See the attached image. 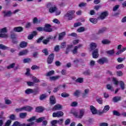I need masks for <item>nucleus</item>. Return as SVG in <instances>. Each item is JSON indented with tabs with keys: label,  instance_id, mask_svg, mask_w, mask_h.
<instances>
[{
	"label": "nucleus",
	"instance_id": "nucleus-1",
	"mask_svg": "<svg viewBox=\"0 0 126 126\" xmlns=\"http://www.w3.org/2000/svg\"><path fill=\"white\" fill-rule=\"evenodd\" d=\"M85 113V110L82 109L79 110V114L78 112H74L73 115L77 118V119H82L83 116H84V113Z\"/></svg>",
	"mask_w": 126,
	"mask_h": 126
},
{
	"label": "nucleus",
	"instance_id": "nucleus-2",
	"mask_svg": "<svg viewBox=\"0 0 126 126\" xmlns=\"http://www.w3.org/2000/svg\"><path fill=\"white\" fill-rule=\"evenodd\" d=\"M47 8H49V11L50 13H54L58 10V8L55 5H53L52 3H48L47 5Z\"/></svg>",
	"mask_w": 126,
	"mask_h": 126
},
{
	"label": "nucleus",
	"instance_id": "nucleus-3",
	"mask_svg": "<svg viewBox=\"0 0 126 126\" xmlns=\"http://www.w3.org/2000/svg\"><path fill=\"white\" fill-rule=\"evenodd\" d=\"M74 13H75V11L69 10L64 15V17H67L69 20H72V18H73V16Z\"/></svg>",
	"mask_w": 126,
	"mask_h": 126
},
{
	"label": "nucleus",
	"instance_id": "nucleus-4",
	"mask_svg": "<svg viewBox=\"0 0 126 126\" xmlns=\"http://www.w3.org/2000/svg\"><path fill=\"white\" fill-rule=\"evenodd\" d=\"M97 63L99 64H104V63H109V60L107 58H102L97 61Z\"/></svg>",
	"mask_w": 126,
	"mask_h": 126
},
{
	"label": "nucleus",
	"instance_id": "nucleus-5",
	"mask_svg": "<svg viewBox=\"0 0 126 126\" xmlns=\"http://www.w3.org/2000/svg\"><path fill=\"white\" fill-rule=\"evenodd\" d=\"M109 15V13L108 11H104L101 13L100 16L98 17V19H101V20H104L105 18L107 17Z\"/></svg>",
	"mask_w": 126,
	"mask_h": 126
},
{
	"label": "nucleus",
	"instance_id": "nucleus-6",
	"mask_svg": "<svg viewBox=\"0 0 126 126\" xmlns=\"http://www.w3.org/2000/svg\"><path fill=\"white\" fill-rule=\"evenodd\" d=\"M54 59H55V54H54V53H52L48 56L47 58V63L49 64L52 63L53 62H54Z\"/></svg>",
	"mask_w": 126,
	"mask_h": 126
},
{
	"label": "nucleus",
	"instance_id": "nucleus-7",
	"mask_svg": "<svg viewBox=\"0 0 126 126\" xmlns=\"http://www.w3.org/2000/svg\"><path fill=\"white\" fill-rule=\"evenodd\" d=\"M52 26L49 24H46L44 27V30L45 32H52L53 29L51 28Z\"/></svg>",
	"mask_w": 126,
	"mask_h": 126
},
{
	"label": "nucleus",
	"instance_id": "nucleus-8",
	"mask_svg": "<svg viewBox=\"0 0 126 126\" xmlns=\"http://www.w3.org/2000/svg\"><path fill=\"white\" fill-rule=\"evenodd\" d=\"M63 116V112L62 111H57L53 113L52 117L53 118H61Z\"/></svg>",
	"mask_w": 126,
	"mask_h": 126
},
{
	"label": "nucleus",
	"instance_id": "nucleus-9",
	"mask_svg": "<svg viewBox=\"0 0 126 126\" xmlns=\"http://www.w3.org/2000/svg\"><path fill=\"white\" fill-rule=\"evenodd\" d=\"M92 56L94 59H97L99 57V49L96 48L94 50H93Z\"/></svg>",
	"mask_w": 126,
	"mask_h": 126
},
{
	"label": "nucleus",
	"instance_id": "nucleus-10",
	"mask_svg": "<svg viewBox=\"0 0 126 126\" xmlns=\"http://www.w3.org/2000/svg\"><path fill=\"white\" fill-rule=\"evenodd\" d=\"M97 43L94 42H92L90 44V49L92 51H94L97 49Z\"/></svg>",
	"mask_w": 126,
	"mask_h": 126
},
{
	"label": "nucleus",
	"instance_id": "nucleus-11",
	"mask_svg": "<svg viewBox=\"0 0 126 126\" xmlns=\"http://www.w3.org/2000/svg\"><path fill=\"white\" fill-rule=\"evenodd\" d=\"M50 103L51 105H55L56 103V97L54 95H52L50 96Z\"/></svg>",
	"mask_w": 126,
	"mask_h": 126
},
{
	"label": "nucleus",
	"instance_id": "nucleus-12",
	"mask_svg": "<svg viewBox=\"0 0 126 126\" xmlns=\"http://www.w3.org/2000/svg\"><path fill=\"white\" fill-rule=\"evenodd\" d=\"M3 13L4 14V17H10V16H11V15H12L13 14V13L11 12V11H8L7 12L3 11Z\"/></svg>",
	"mask_w": 126,
	"mask_h": 126
},
{
	"label": "nucleus",
	"instance_id": "nucleus-13",
	"mask_svg": "<svg viewBox=\"0 0 126 126\" xmlns=\"http://www.w3.org/2000/svg\"><path fill=\"white\" fill-rule=\"evenodd\" d=\"M37 35V32L36 31H33L32 32V34H29L28 36V39L29 40H32L33 38H34V36H36Z\"/></svg>",
	"mask_w": 126,
	"mask_h": 126
},
{
	"label": "nucleus",
	"instance_id": "nucleus-14",
	"mask_svg": "<svg viewBox=\"0 0 126 126\" xmlns=\"http://www.w3.org/2000/svg\"><path fill=\"white\" fill-rule=\"evenodd\" d=\"M112 101L114 103H118L119 101H122V97L119 96H114L112 98Z\"/></svg>",
	"mask_w": 126,
	"mask_h": 126
},
{
	"label": "nucleus",
	"instance_id": "nucleus-15",
	"mask_svg": "<svg viewBox=\"0 0 126 126\" xmlns=\"http://www.w3.org/2000/svg\"><path fill=\"white\" fill-rule=\"evenodd\" d=\"M63 109V106L61 104H57L54 106V107L52 108L53 111H58L59 110H62Z\"/></svg>",
	"mask_w": 126,
	"mask_h": 126
},
{
	"label": "nucleus",
	"instance_id": "nucleus-16",
	"mask_svg": "<svg viewBox=\"0 0 126 126\" xmlns=\"http://www.w3.org/2000/svg\"><path fill=\"white\" fill-rule=\"evenodd\" d=\"M28 54V49H25L22 51H21L19 54L18 56H25Z\"/></svg>",
	"mask_w": 126,
	"mask_h": 126
},
{
	"label": "nucleus",
	"instance_id": "nucleus-17",
	"mask_svg": "<svg viewBox=\"0 0 126 126\" xmlns=\"http://www.w3.org/2000/svg\"><path fill=\"white\" fill-rule=\"evenodd\" d=\"M59 78H61V76L57 75L51 76L49 78V79L50 81H56V80H58V79H59Z\"/></svg>",
	"mask_w": 126,
	"mask_h": 126
},
{
	"label": "nucleus",
	"instance_id": "nucleus-18",
	"mask_svg": "<svg viewBox=\"0 0 126 126\" xmlns=\"http://www.w3.org/2000/svg\"><path fill=\"white\" fill-rule=\"evenodd\" d=\"M13 31L15 32H22L23 31V28L22 27H17L13 29Z\"/></svg>",
	"mask_w": 126,
	"mask_h": 126
},
{
	"label": "nucleus",
	"instance_id": "nucleus-19",
	"mask_svg": "<svg viewBox=\"0 0 126 126\" xmlns=\"http://www.w3.org/2000/svg\"><path fill=\"white\" fill-rule=\"evenodd\" d=\"M90 110L93 114V115H96L97 114V109L93 105L90 106Z\"/></svg>",
	"mask_w": 126,
	"mask_h": 126
},
{
	"label": "nucleus",
	"instance_id": "nucleus-20",
	"mask_svg": "<svg viewBox=\"0 0 126 126\" xmlns=\"http://www.w3.org/2000/svg\"><path fill=\"white\" fill-rule=\"evenodd\" d=\"M24 111H26L27 112H31L33 110V107L30 106H27L23 107Z\"/></svg>",
	"mask_w": 126,
	"mask_h": 126
},
{
	"label": "nucleus",
	"instance_id": "nucleus-21",
	"mask_svg": "<svg viewBox=\"0 0 126 126\" xmlns=\"http://www.w3.org/2000/svg\"><path fill=\"white\" fill-rule=\"evenodd\" d=\"M64 36H65V32H62L59 33L58 40H59L60 41H61V40H63Z\"/></svg>",
	"mask_w": 126,
	"mask_h": 126
},
{
	"label": "nucleus",
	"instance_id": "nucleus-22",
	"mask_svg": "<svg viewBox=\"0 0 126 126\" xmlns=\"http://www.w3.org/2000/svg\"><path fill=\"white\" fill-rule=\"evenodd\" d=\"M27 44L28 43L25 41H22L19 46L22 49H24V48H26V47H27Z\"/></svg>",
	"mask_w": 126,
	"mask_h": 126
},
{
	"label": "nucleus",
	"instance_id": "nucleus-23",
	"mask_svg": "<svg viewBox=\"0 0 126 126\" xmlns=\"http://www.w3.org/2000/svg\"><path fill=\"white\" fill-rule=\"evenodd\" d=\"M101 43L103 45H110L111 44V41L109 40L108 39H103L101 41Z\"/></svg>",
	"mask_w": 126,
	"mask_h": 126
},
{
	"label": "nucleus",
	"instance_id": "nucleus-24",
	"mask_svg": "<svg viewBox=\"0 0 126 126\" xmlns=\"http://www.w3.org/2000/svg\"><path fill=\"white\" fill-rule=\"evenodd\" d=\"M44 111V107L42 106H38L36 108L35 111L37 112V113H42Z\"/></svg>",
	"mask_w": 126,
	"mask_h": 126
},
{
	"label": "nucleus",
	"instance_id": "nucleus-25",
	"mask_svg": "<svg viewBox=\"0 0 126 126\" xmlns=\"http://www.w3.org/2000/svg\"><path fill=\"white\" fill-rule=\"evenodd\" d=\"M25 126V125L23 124H21V123H20L19 122L16 121L14 122L12 126Z\"/></svg>",
	"mask_w": 126,
	"mask_h": 126
},
{
	"label": "nucleus",
	"instance_id": "nucleus-26",
	"mask_svg": "<svg viewBox=\"0 0 126 126\" xmlns=\"http://www.w3.org/2000/svg\"><path fill=\"white\" fill-rule=\"evenodd\" d=\"M27 117V113L24 112V113H21L19 114V117L21 119H25Z\"/></svg>",
	"mask_w": 126,
	"mask_h": 126
},
{
	"label": "nucleus",
	"instance_id": "nucleus-27",
	"mask_svg": "<svg viewBox=\"0 0 126 126\" xmlns=\"http://www.w3.org/2000/svg\"><path fill=\"white\" fill-rule=\"evenodd\" d=\"M107 29L105 28H103L102 29H100L98 32L96 33L97 35H100L101 34H103L105 31H106Z\"/></svg>",
	"mask_w": 126,
	"mask_h": 126
},
{
	"label": "nucleus",
	"instance_id": "nucleus-28",
	"mask_svg": "<svg viewBox=\"0 0 126 126\" xmlns=\"http://www.w3.org/2000/svg\"><path fill=\"white\" fill-rule=\"evenodd\" d=\"M40 92V89L39 88L32 90V94L33 95H37Z\"/></svg>",
	"mask_w": 126,
	"mask_h": 126
},
{
	"label": "nucleus",
	"instance_id": "nucleus-29",
	"mask_svg": "<svg viewBox=\"0 0 126 126\" xmlns=\"http://www.w3.org/2000/svg\"><path fill=\"white\" fill-rule=\"evenodd\" d=\"M54 74H55V71L52 70L47 72L46 74V76H52V75H54Z\"/></svg>",
	"mask_w": 126,
	"mask_h": 126
},
{
	"label": "nucleus",
	"instance_id": "nucleus-30",
	"mask_svg": "<svg viewBox=\"0 0 126 126\" xmlns=\"http://www.w3.org/2000/svg\"><path fill=\"white\" fill-rule=\"evenodd\" d=\"M72 48V45H68L67 47L66 48V51H65V54L66 55H67L68 53L70 51V49Z\"/></svg>",
	"mask_w": 126,
	"mask_h": 126
},
{
	"label": "nucleus",
	"instance_id": "nucleus-31",
	"mask_svg": "<svg viewBox=\"0 0 126 126\" xmlns=\"http://www.w3.org/2000/svg\"><path fill=\"white\" fill-rule=\"evenodd\" d=\"M106 54H107V55H110V56H113V55L115 54V50L114 49H112L106 51Z\"/></svg>",
	"mask_w": 126,
	"mask_h": 126
},
{
	"label": "nucleus",
	"instance_id": "nucleus-32",
	"mask_svg": "<svg viewBox=\"0 0 126 126\" xmlns=\"http://www.w3.org/2000/svg\"><path fill=\"white\" fill-rule=\"evenodd\" d=\"M25 93L28 94H33V89H28L25 91Z\"/></svg>",
	"mask_w": 126,
	"mask_h": 126
},
{
	"label": "nucleus",
	"instance_id": "nucleus-33",
	"mask_svg": "<svg viewBox=\"0 0 126 126\" xmlns=\"http://www.w3.org/2000/svg\"><path fill=\"white\" fill-rule=\"evenodd\" d=\"M83 81H84L83 78H78L75 80V82L78 83H83Z\"/></svg>",
	"mask_w": 126,
	"mask_h": 126
},
{
	"label": "nucleus",
	"instance_id": "nucleus-34",
	"mask_svg": "<svg viewBox=\"0 0 126 126\" xmlns=\"http://www.w3.org/2000/svg\"><path fill=\"white\" fill-rule=\"evenodd\" d=\"M77 31L79 33H81V32H84V31H85V28L83 27H80L79 29H77Z\"/></svg>",
	"mask_w": 126,
	"mask_h": 126
},
{
	"label": "nucleus",
	"instance_id": "nucleus-35",
	"mask_svg": "<svg viewBox=\"0 0 126 126\" xmlns=\"http://www.w3.org/2000/svg\"><path fill=\"white\" fill-rule=\"evenodd\" d=\"M90 21L92 22V23H94V24H96V23L98 22V20L96 18H90Z\"/></svg>",
	"mask_w": 126,
	"mask_h": 126
},
{
	"label": "nucleus",
	"instance_id": "nucleus-36",
	"mask_svg": "<svg viewBox=\"0 0 126 126\" xmlns=\"http://www.w3.org/2000/svg\"><path fill=\"white\" fill-rule=\"evenodd\" d=\"M119 83H120V87L121 89L122 90H125V83H124V82L122 81H120Z\"/></svg>",
	"mask_w": 126,
	"mask_h": 126
},
{
	"label": "nucleus",
	"instance_id": "nucleus-37",
	"mask_svg": "<svg viewBox=\"0 0 126 126\" xmlns=\"http://www.w3.org/2000/svg\"><path fill=\"white\" fill-rule=\"evenodd\" d=\"M33 23L35 24H39V23H41V21L40 20H38V19L37 17L34 18L33 20Z\"/></svg>",
	"mask_w": 126,
	"mask_h": 126
},
{
	"label": "nucleus",
	"instance_id": "nucleus-38",
	"mask_svg": "<svg viewBox=\"0 0 126 126\" xmlns=\"http://www.w3.org/2000/svg\"><path fill=\"white\" fill-rule=\"evenodd\" d=\"M0 49L1 50H7V49H9V48L3 44H0Z\"/></svg>",
	"mask_w": 126,
	"mask_h": 126
},
{
	"label": "nucleus",
	"instance_id": "nucleus-39",
	"mask_svg": "<svg viewBox=\"0 0 126 126\" xmlns=\"http://www.w3.org/2000/svg\"><path fill=\"white\" fill-rule=\"evenodd\" d=\"M61 87H62V86L60 85L57 86L56 88H54L53 90L54 93H57V92H58L59 90H60V89H61Z\"/></svg>",
	"mask_w": 126,
	"mask_h": 126
},
{
	"label": "nucleus",
	"instance_id": "nucleus-40",
	"mask_svg": "<svg viewBox=\"0 0 126 126\" xmlns=\"http://www.w3.org/2000/svg\"><path fill=\"white\" fill-rule=\"evenodd\" d=\"M0 33L1 34H3V33H7V30L6 29V28L5 27L0 30Z\"/></svg>",
	"mask_w": 126,
	"mask_h": 126
},
{
	"label": "nucleus",
	"instance_id": "nucleus-41",
	"mask_svg": "<svg viewBox=\"0 0 126 126\" xmlns=\"http://www.w3.org/2000/svg\"><path fill=\"white\" fill-rule=\"evenodd\" d=\"M61 96L63 98H66L67 97H69V94H68L66 93H63L61 94Z\"/></svg>",
	"mask_w": 126,
	"mask_h": 126
},
{
	"label": "nucleus",
	"instance_id": "nucleus-42",
	"mask_svg": "<svg viewBox=\"0 0 126 126\" xmlns=\"http://www.w3.org/2000/svg\"><path fill=\"white\" fill-rule=\"evenodd\" d=\"M110 109V106L109 105H106L104 106V108L103 110V112L107 113L108 112V110Z\"/></svg>",
	"mask_w": 126,
	"mask_h": 126
},
{
	"label": "nucleus",
	"instance_id": "nucleus-43",
	"mask_svg": "<svg viewBox=\"0 0 126 126\" xmlns=\"http://www.w3.org/2000/svg\"><path fill=\"white\" fill-rule=\"evenodd\" d=\"M15 66V63H13L7 66L6 67L7 69H10L11 68H13Z\"/></svg>",
	"mask_w": 126,
	"mask_h": 126
},
{
	"label": "nucleus",
	"instance_id": "nucleus-44",
	"mask_svg": "<svg viewBox=\"0 0 126 126\" xmlns=\"http://www.w3.org/2000/svg\"><path fill=\"white\" fill-rule=\"evenodd\" d=\"M36 120V116H33L31 118L29 119H28L27 120V122H29V123H31L32 122H33V121H35Z\"/></svg>",
	"mask_w": 126,
	"mask_h": 126
},
{
	"label": "nucleus",
	"instance_id": "nucleus-45",
	"mask_svg": "<svg viewBox=\"0 0 126 126\" xmlns=\"http://www.w3.org/2000/svg\"><path fill=\"white\" fill-rule=\"evenodd\" d=\"M31 69L32 70H35V69H40V66H38L37 65H33L32 66Z\"/></svg>",
	"mask_w": 126,
	"mask_h": 126
},
{
	"label": "nucleus",
	"instance_id": "nucleus-46",
	"mask_svg": "<svg viewBox=\"0 0 126 126\" xmlns=\"http://www.w3.org/2000/svg\"><path fill=\"white\" fill-rule=\"evenodd\" d=\"M47 97V95H46L45 94H42L40 96L39 99L41 100H43L46 99Z\"/></svg>",
	"mask_w": 126,
	"mask_h": 126
},
{
	"label": "nucleus",
	"instance_id": "nucleus-47",
	"mask_svg": "<svg viewBox=\"0 0 126 126\" xmlns=\"http://www.w3.org/2000/svg\"><path fill=\"white\" fill-rule=\"evenodd\" d=\"M55 122H56V124H59V125H63V119H60L59 120H55Z\"/></svg>",
	"mask_w": 126,
	"mask_h": 126
},
{
	"label": "nucleus",
	"instance_id": "nucleus-48",
	"mask_svg": "<svg viewBox=\"0 0 126 126\" xmlns=\"http://www.w3.org/2000/svg\"><path fill=\"white\" fill-rule=\"evenodd\" d=\"M77 50V47H75L74 49L72 51V54H73V55H77V54H78Z\"/></svg>",
	"mask_w": 126,
	"mask_h": 126
},
{
	"label": "nucleus",
	"instance_id": "nucleus-49",
	"mask_svg": "<svg viewBox=\"0 0 126 126\" xmlns=\"http://www.w3.org/2000/svg\"><path fill=\"white\" fill-rule=\"evenodd\" d=\"M125 67V65L124 64H120L118 65L116 67V68L117 69H121V68H124Z\"/></svg>",
	"mask_w": 126,
	"mask_h": 126
},
{
	"label": "nucleus",
	"instance_id": "nucleus-50",
	"mask_svg": "<svg viewBox=\"0 0 126 126\" xmlns=\"http://www.w3.org/2000/svg\"><path fill=\"white\" fill-rule=\"evenodd\" d=\"M113 113L114 116H117V117H120V116H121V114L120 113V112L116 111V110H114L113 111Z\"/></svg>",
	"mask_w": 126,
	"mask_h": 126
},
{
	"label": "nucleus",
	"instance_id": "nucleus-51",
	"mask_svg": "<svg viewBox=\"0 0 126 126\" xmlns=\"http://www.w3.org/2000/svg\"><path fill=\"white\" fill-rule=\"evenodd\" d=\"M32 80L34 83H38L40 82V80L38 79L36 77H32Z\"/></svg>",
	"mask_w": 126,
	"mask_h": 126
},
{
	"label": "nucleus",
	"instance_id": "nucleus-52",
	"mask_svg": "<svg viewBox=\"0 0 126 126\" xmlns=\"http://www.w3.org/2000/svg\"><path fill=\"white\" fill-rule=\"evenodd\" d=\"M42 52L44 54L45 56H48L49 55V52H48V49L47 48L42 50Z\"/></svg>",
	"mask_w": 126,
	"mask_h": 126
},
{
	"label": "nucleus",
	"instance_id": "nucleus-53",
	"mask_svg": "<svg viewBox=\"0 0 126 126\" xmlns=\"http://www.w3.org/2000/svg\"><path fill=\"white\" fill-rule=\"evenodd\" d=\"M45 38V37L44 36H41L40 37H39L37 40H36V42L37 43V44H40V43H41V42H42V40L43 39Z\"/></svg>",
	"mask_w": 126,
	"mask_h": 126
},
{
	"label": "nucleus",
	"instance_id": "nucleus-54",
	"mask_svg": "<svg viewBox=\"0 0 126 126\" xmlns=\"http://www.w3.org/2000/svg\"><path fill=\"white\" fill-rule=\"evenodd\" d=\"M80 94V91H79V90H76V91L74 93V95L76 97H78V96H79Z\"/></svg>",
	"mask_w": 126,
	"mask_h": 126
},
{
	"label": "nucleus",
	"instance_id": "nucleus-55",
	"mask_svg": "<svg viewBox=\"0 0 126 126\" xmlns=\"http://www.w3.org/2000/svg\"><path fill=\"white\" fill-rule=\"evenodd\" d=\"M50 42V40H48L47 38L45 39H43L42 41L43 44L44 45H48V44Z\"/></svg>",
	"mask_w": 126,
	"mask_h": 126
},
{
	"label": "nucleus",
	"instance_id": "nucleus-56",
	"mask_svg": "<svg viewBox=\"0 0 126 126\" xmlns=\"http://www.w3.org/2000/svg\"><path fill=\"white\" fill-rule=\"evenodd\" d=\"M106 87L108 90H111V91H114V89H113V87H112L111 85H107Z\"/></svg>",
	"mask_w": 126,
	"mask_h": 126
},
{
	"label": "nucleus",
	"instance_id": "nucleus-57",
	"mask_svg": "<svg viewBox=\"0 0 126 126\" xmlns=\"http://www.w3.org/2000/svg\"><path fill=\"white\" fill-rule=\"evenodd\" d=\"M68 36L70 37H77V34L75 32H72L68 34Z\"/></svg>",
	"mask_w": 126,
	"mask_h": 126
},
{
	"label": "nucleus",
	"instance_id": "nucleus-58",
	"mask_svg": "<svg viewBox=\"0 0 126 126\" xmlns=\"http://www.w3.org/2000/svg\"><path fill=\"white\" fill-rule=\"evenodd\" d=\"M44 119H45V117H40L39 119L36 120V123H42V122L44 121Z\"/></svg>",
	"mask_w": 126,
	"mask_h": 126
},
{
	"label": "nucleus",
	"instance_id": "nucleus-59",
	"mask_svg": "<svg viewBox=\"0 0 126 126\" xmlns=\"http://www.w3.org/2000/svg\"><path fill=\"white\" fill-rule=\"evenodd\" d=\"M116 74L118 76H123L124 73L122 71H117L116 72Z\"/></svg>",
	"mask_w": 126,
	"mask_h": 126
},
{
	"label": "nucleus",
	"instance_id": "nucleus-60",
	"mask_svg": "<svg viewBox=\"0 0 126 126\" xmlns=\"http://www.w3.org/2000/svg\"><path fill=\"white\" fill-rule=\"evenodd\" d=\"M95 65V61L92 60L90 63V66L91 67H93Z\"/></svg>",
	"mask_w": 126,
	"mask_h": 126
},
{
	"label": "nucleus",
	"instance_id": "nucleus-61",
	"mask_svg": "<svg viewBox=\"0 0 126 126\" xmlns=\"http://www.w3.org/2000/svg\"><path fill=\"white\" fill-rule=\"evenodd\" d=\"M36 30L37 31H39V32H42L43 31H44V28L42 27H38L36 28Z\"/></svg>",
	"mask_w": 126,
	"mask_h": 126
},
{
	"label": "nucleus",
	"instance_id": "nucleus-62",
	"mask_svg": "<svg viewBox=\"0 0 126 126\" xmlns=\"http://www.w3.org/2000/svg\"><path fill=\"white\" fill-rule=\"evenodd\" d=\"M84 75H90V70H87L83 72Z\"/></svg>",
	"mask_w": 126,
	"mask_h": 126
},
{
	"label": "nucleus",
	"instance_id": "nucleus-63",
	"mask_svg": "<svg viewBox=\"0 0 126 126\" xmlns=\"http://www.w3.org/2000/svg\"><path fill=\"white\" fill-rule=\"evenodd\" d=\"M51 126H57V122L55 120H53L51 122Z\"/></svg>",
	"mask_w": 126,
	"mask_h": 126
},
{
	"label": "nucleus",
	"instance_id": "nucleus-64",
	"mask_svg": "<svg viewBox=\"0 0 126 126\" xmlns=\"http://www.w3.org/2000/svg\"><path fill=\"white\" fill-rule=\"evenodd\" d=\"M99 126H108L109 125L106 123H101L99 124Z\"/></svg>",
	"mask_w": 126,
	"mask_h": 126
}]
</instances>
